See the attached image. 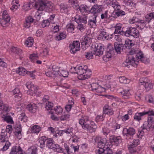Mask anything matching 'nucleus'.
Segmentation results:
<instances>
[{
    "label": "nucleus",
    "mask_w": 154,
    "mask_h": 154,
    "mask_svg": "<svg viewBox=\"0 0 154 154\" xmlns=\"http://www.w3.org/2000/svg\"><path fill=\"white\" fill-rule=\"evenodd\" d=\"M127 57L128 59L123 63L122 65L128 68L130 67L131 66L137 67L140 60L144 63L145 60L146 59L143 57L142 52L136 48L131 49L127 54Z\"/></svg>",
    "instance_id": "1"
},
{
    "label": "nucleus",
    "mask_w": 154,
    "mask_h": 154,
    "mask_svg": "<svg viewBox=\"0 0 154 154\" xmlns=\"http://www.w3.org/2000/svg\"><path fill=\"white\" fill-rule=\"evenodd\" d=\"M76 74L79 75L78 79L81 80H85L90 77L91 72L88 70L86 65L77 66L76 68Z\"/></svg>",
    "instance_id": "2"
},
{
    "label": "nucleus",
    "mask_w": 154,
    "mask_h": 154,
    "mask_svg": "<svg viewBox=\"0 0 154 154\" xmlns=\"http://www.w3.org/2000/svg\"><path fill=\"white\" fill-rule=\"evenodd\" d=\"M88 120V117L84 116L79 120V122L84 129L88 130L91 133L94 132L97 128V126L93 122H91L89 125L87 124L86 122Z\"/></svg>",
    "instance_id": "3"
},
{
    "label": "nucleus",
    "mask_w": 154,
    "mask_h": 154,
    "mask_svg": "<svg viewBox=\"0 0 154 154\" xmlns=\"http://www.w3.org/2000/svg\"><path fill=\"white\" fill-rule=\"evenodd\" d=\"M34 5L37 10L43 11L45 9H49V11H51L53 8V4L46 0H38L35 2Z\"/></svg>",
    "instance_id": "4"
},
{
    "label": "nucleus",
    "mask_w": 154,
    "mask_h": 154,
    "mask_svg": "<svg viewBox=\"0 0 154 154\" xmlns=\"http://www.w3.org/2000/svg\"><path fill=\"white\" fill-rule=\"evenodd\" d=\"M122 32L124 33V35L126 37L132 36L134 38H137L140 35L139 31L135 27H128L125 31Z\"/></svg>",
    "instance_id": "5"
},
{
    "label": "nucleus",
    "mask_w": 154,
    "mask_h": 154,
    "mask_svg": "<svg viewBox=\"0 0 154 154\" xmlns=\"http://www.w3.org/2000/svg\"><path fill=\"white\" fill-rule=\"evenodd\" d=\"M89 87L91 90L94 92H96L97 93H101L105 91L106 88L102 87L96 83H93L90 84L89 86ZM111 86L109 85L107 87L106 89H108Z\"/></svg>",
    "instance_id": "6"
},
{
    "label": "nucleus",
    "mask_w": 154,
    "mask_h": 154,
    "mask_svg": "<svg viewBox=\"0 0 154 154\" xmlns=\"http://www.w3.org/2000/svg\"><path fill=\"white\" fill-rule=\"evenodd\" d=\"M139 81L140 83L144 86L146 91H149L153 88V84L146 78H142L140 79Z\"/></svg>",
    "instance_id": "7"
},
{
    "label": "nucleus",
    "mask_w": 154,
    "mask_h": 154,
    "mask_svg": "<svg viewBox=\"0 0 154 154\" xmlns=\"http://www.w3.org/2000/svg\"><path fill=\"white\" fill-rule=\"evenodd\" d=\"M144 128H146L147 130H154V119L153 117L149 116L148 117L147 121L144 123Z\"/></svg>",
    "instance_id": "8"
},
{
    "label": "nucleus",
    "mask_w": 154,
    "mask_h": 154,
    "mask_svg": "<svg viewBox=\"0 0 154 154\" xmlns=\"http://www.w3.org/2000/svg\"><path fill=\"white\" fill-rule=\"evenodd\" d=\"M138 139H134L128 144V149L130 153L133 154L136 152V147L139 144Z\"/></svg>",
    "instance_id": "9"
},
{
    "label": "nucleus",
    "mask_w": 154,
    "mask_h": 154,
    "mask_svg": "<svg viewBox=\"0 0 154 154\" xmlns=\"http://www.w3.org/2000/svg\"><path fill=\"white\" fill-rule=\"evenodd\" d=\"M26 86L28 89L27 92L28 94L32 96L36 95V93L38 89L37 87H35L32 83L29 82L26 83Z\"/></svg>",
    "instance_id": "10"
},
{
    "label": "nucleus",
    "mask_w": 154,
    "mask_h": 154,
    "mask_svg": "<svg viewBox=\"0 0 154 154\" xmlns=\"http://www.w3.org/2000/svg\"><path fill=\"white\" fill-rule=\"evenodd\" d=\"M102 11V6L97 4L94 5L90 9V13L93 14V16L97 17L98 14Z\"/></svg>",
    "instance_id": "11"
},
{
    "label": "nucleus",
    "mask_w": 154,
    "mask_h": 154,
    "mask_svg": "<svg viewBox=\"0 0 154 154\" xmlns=\"http://www.w3.org/2000/svg\"><path fill=\"white\" fill-rule=\"evenodd\" d=\"M104 49L100 44H96L94 45V54L96 56H100L103 54Z\"/></svg>",
    "instance_id": "12"
},
{
    "label": "nucleus",
    "mask_w": 154,
    "mask_h": 154,
    "mask_svg": "<svg viewBox=\"0 0 154 154\" xmlns=\"http://www.w3.org/2000/svg\"><path fill=\"white\" fill-rule=\"evenodd\" d=\"M70 52L73 54L75 53L76 51L80 49V44L79 41H73L72 45H70Z\"/></svg>",
    "instance_id": "13"
},
{
    "label": "nucleus",
    "mask_w": 154,
    "mask_h": 154,
    "mask_svg": "<svg viewBox=\"0 0 154 154\" xmlns=\"http://www.w3.org/2000/svg\"><path fill=\"white\" fill-rule=\"evenodd\" d=\"M129 23L131 24H133L135 22L138 23L141 25H142L144 27H147L149 25H146V19L145 20H139L136 17H133L132 18L129 20Z\"/></svg>",
    "instance_id": "14"
},
{
    "label": "nucleus",
    "mask_w": 154,
    "mask_h": 154,
    "mask_svg": "<svg viewBox=\"0 0 154 154\" xmlns=\"http://www.w3.org/2000/svg\"><path fill=\"white\" fill-rule=\"evenodd\" d=\"M114 53L113 48L111 46H109L107 48V51L106 54L103 56V59L104 60H107V59L111 57L112 54Z\"/></svg>",
    "instance_id": "15"
},
{
    "label": "nucleus",
    "mask_w": 154,
    "mask_h": 154,
    "mask_svg": "<svg viewBox=\"0 0 154 154\" xmlns=\"http://www.w3.org/2000/svg\"><path fill=\"white\" fill-rule=\"evenodd\" d=\"M90 7L85 5L82 4L79 7V9L82 14L86 15L90 13Z\"/></svg>",
    "instance_id": "16"
},
{
    "label": "nucleus",
    "mask_w": 154,
    "mask_h": 154,
    "mask_svg": "<svg viewBox=\"0 0 154 154\" xmlns=\"http://www.w3.org/2000/svg\"><path fill=\"white\" fill-rule=\"evenodd\" d=\"M97 17L96 16L94 17V16H91L90 17L88 23L90 27L95 28L96 27V23H97L96 18Z\"/></svg>",
    "instance_id": "17"
},
{
    "label": "nucleus",
    "mask_w": 154,
    "mask_h": 154,
    "mask_svg": "<svg viewBox=\"0 0 154 154\" xmlns=\"http://www.w3.org/2000/svg\"><path fill=\"white\" fill-rule=\"evenodd\" d=\"M96 154H112V151L110 148L107 147L105 149V147H99Z\"/></svg>",
    "instance_id": "18"
},
{
    "label": "nucleus",
    "mask_w": 154,
    "mask_h": 154,
    "mask_svg": "<svg viewBox=\"0 0 154 154\" xmlns=\"http://www.w3.org/2000/svg\"><path fill=\"white\" fill-rule=\"evenodd\" d=\"M122 132L124 135L133 136L135 134V130L133 128L130 127L128 128H125L123 129Z\"/></svg>",
    "instance_id": "19"
},
{
    "label": "nucleus",
    "mask_w": 154,
    "mask_h": 154,
    "mask_svg": "<svg viewBox=\"0 0 154 154\" xmlns=\"http://www.w3.org/2000/svg\"><path fill=\"white\" fill-rule=\"evenodd\" d=\"M114 49L115 51L117 54H120L122 51L125 49L123 44H119L118 42H115L114 44Z\"/></svg>",
    "instance_id": "20"
},
{
    "label": "nucleus",
    "mask_w": 154,
    "mask_h": 154,
    "mask_svg": "<svg viewBox=\"0 0 154 154\" xmlns=\"http://www.w3.org/2000/svg\"><path fill=\"white\" fill-rule=\"evenodd\" d=\"M125 14V12L122 10L119 9L116 11H114L113 13H112L111 16H109V18L111 17H113L114 18H117L120 16H124Z\"/></svg>",
    "instance_id": "21"
},
{
    "label": "nucleus",
    "mask_w": 154,
    "mask_h": 154,
    "mask_svg": "<svg viewBox=\"0 0 154 154\" xmlns=\"http://www.w3.org/2000/svg\"><path fill=\"white\" fill-rule=\"evenodd\" d=\"M109 139L111 143H114L117 144L121 143L122 142V138L120 136L111 135L110 136Z\"/></svg>",
    "instance_id": "22"
},
{
    "label": "nucleus",
    "mask_w": 154,
    "mask_h": 154,
    "mask_svg": "<svg viewBox=\"0 0 154 154\" xmlns=\"http://www.w3.org/2000/svg\"><path fill=\"white\" fill-rule=\"evenodd\" d=\"M121 96L125 99H128L130 97L131 94L128 89L123 90L120 92Z\"/></svg>",
    "instance_id": "23"
},
{
    "label": "nucleus",
    "mask_w": 154,
    "mask_h": 154,
    "mask_svg": "<svg viewBox=\"0 0 154 154\" xmlns=\"http://www.w3.org/2000/svg\"><path fill=\"white\" fill-rule=\"evenodd\" d=\"M22 151V149L20 146H13L9 154H17Z\"/></svg>",
    "instance_id": "24"
},
{
    "label": "nucleus",
    "mask_w": 154,
    "mask_h": 154,
    "mask_svg": "<svg viewBox=\"0 0 154 154\" xmlns=\"http://www.w3.org/2000/svg\"><path fill=\"white\" fill-rule=\"evenodd\" d=\"M26 108L30 112L34 113L35 112L37 106L35 103H30L27 106Z\"/></svg>",
    "instance_id": "25"
},
{
    "label": "nucleus",
    "mask_w": 154,
    "mask_h": 154,
    "mask_svg": "<svg viewBox=\"0 0 154 154\" xmlns=\"http://www.w3.org/2000/svg\"><path fill=\"white\" fill-rule=\"evenodd\" d=\"M45 145L48 149H52L53 148H54L55 143L52 138H47Z\"/></svg>",
    "instance_id": "26"
},
{
    "label": "nucleus",
    "mask_w": 154,
    "mask_h": 154,
    "mask_svg": "<svg viewBox=\"0 0 154 154\" xmlns=\"http://www.w3.org/2000/svg\"><path fill=\"white\" fill-rule=\"evenodd\" d=\"M92 42V39L90 36H86L85 37L84 41L81 42L82 45H85V46L88 47L89 46Z\"/></svg>",
    "instance_id": "27"
},
{
    "label": "nucleus",
    "mask_w": 154,
    "mask_h": 154,
    "mask_svg": "<svg viewBox=\"0 0 154 154\" xmlns=\"http://www.w3.org/2000/svg\"><path fill=\"white\" fill-rule=\"evenodd\" d=\"M33 19L31 16L28 17L26 19L25 22L24 23V27L28 28L30 26L31 23H32Z\"/></svg>",
    "instance_id": "28"
},
{
    "label": "nucleus",
    "mask_w": 154,
    "mask_h": 154,
    "mask_svg": "<svg viewBox=\"0 0 154 154\" xmlns=\"http://www.w3.org/2000/svg\"><path fill=\"white\" fill-rule=\"evenodd\" d=\"M8 138L7 134L6 132L2 131L0 134V141L1 143L8 141Z\"/></svg>",
    "instance_id": "29"
},
{
    "label": "nucleus",
    "mask_w": 154,
    "mask_h": 154,
    "mask_svg": "<svg viewBox=\"0 0 154 154\" xmlns=\"http://www.w3.org/2000/svg\"><path fill=\"white\" fill-rule=\"evenodd\" d=\"M144 114L143 112H137L134 114V120L136 121L140 122L142 120V117L144 116Z\"/></svg>",
    "instance_id": "30"
},
{
    "label": "nucleus",
    "mask_w": 154,
    "mask_h": 154,
    "mask_svg": "<svg viewBox=\"0 0 154 154\" xmlns=\"http://www.w3.org/2000/svg\"><path fill=\"white\" fill-rule=\"evenodd\" d=\"M47 138L45 136H43L39 138V142L40 143V147L41 148H43L45 147Z\"/></svg>",
    "instance_id": "31"
},
{
    "label": "nucleus",
    "mask_w": 154,
    "mask_h": 154,
    "mask_svg": "<svg viewBox=\"0 0 154 154\" xmlns=\"http://www.w3.org/2000/svg\"><path fill=\"white\" fill-rule=\"evenodd\" d=\"M134 44L132 42V41L127 39L125 41V43L123 44L125 49V48L130 49V48L134 45Z\"/></svg>",
    "instance_id": "32"
},
{
    "label": "nucleus",
    "mask_w": 154,
    "mask_h": 154,
    "mask_svg": "<svg viewBox=\"0 0 154 154\" xmlns=\"http://www.w3.org/2000/svg\"><path fill=\"white\" fill-rule=\"evenodd\" d=\"M122 27L119 24H117L115 26V30L114 32V34H119L123 35H124V33L123 32L124 31L121 30Z\"/></svg>",
    "instance_id": "33"
},
{
    "label": "nucleus",
    "mask_w": 154,
    "mask_h": 154,
    "mask_svg": "<svg viewBox=\"0 0 154 154\" xmlns=\"http://www.w3.org/2000/svg\"><path fill=\"white\" fill-rule=\"evenodd\" d=\"M146 25L149 24L152 19H154V12H151L147 14L145 17Z\"/></svg>",
    "instance_id": "34"
},
{
    "label": "nucleus",
    "mask_w": 154,
    "mask_h": 154,
    "mask_svg": "<svg viewBox=\"0 0 154 154\" xmlns=\"http://www.w3.org/2000/svg\"><path fill=\"white\" fill-rule=\"evenodd\" d=\"M28 72L25 68L21 67H19L16 70V72L17 73L19 74L20 75L22 76H24L26 74H27Z\"/></svg>",
    "instance_id": "35"
},
{
    "label": "nucleus",
    "mask_w": 154,
    "mask_h": 154,
    "mask_svg": "<svg viewBox=\"0 0 154 154\" xmlns=\"http://www.w3.org/2000/svg\"><path fill=\"white\" fill-rule=\"evenodd\" d=\"M13 93L15 98H17L18 99L21 98L22 94L20 92L19 89L18 88H16L12 91Z\"/></svg>",
    "instance_id": "36"
},
{
    "label": "nucleus",
    "mask_w": 154,
    "mask_h": 154,
    "mask_svg": "<svg viewBox=\"0 0 154 154\" xmlns=\"http://www.w3.org/2000/svg\"><path fill=\"white\" fill-rule=\"evenodd\" d=\"M109 126L112 130H116L120 128V125L115 122L110 123Z\"/></svg>",
    "instance_id": "37"
},
{
    "label": "nucleus",
    "mask_w": 154,
    "mask_h": 154,
    "mask_svg": "<svg viewBox=\"0 0 154 154\" xmlns=\"http://www.w3.org/2000/svg\"><path fill=\"white\" fill-rule=\"evenodd\" d=\"M103 113L109 116L114 114V111L112 109L109 108L108 107H104L103 110Z\"/></svg>",
    "instance_id": "38"
},
{
    "label": "nucleus",
    "mask_w": 154,
    "mask_h": 154,
    "mask_svg": "<svg viewBox=\"0 0 154 154\" xmlns=\"http://www.w3.org/2000/svg\"><path fill=\"white\" fill-rule=\"evenodd\" d=\"M66 28L67 31L69 32H72L75 29V26L74 24L72 23H69L66 26Z\"/></svg>",
    "instance_id": "39"
},
{
    "label": "nucleus",
    "mask_w": 154,
    "mask_h": 154,
    "mask_svg": "<svg viewBox=\"0 0 154 154\" xmlns=\"http://www.w3.org/2000/svg\"><path fill=\"white\" fill-rule=\"evenodd\" d=\"M37 148L35 146H32L27 150L28 154H36L37 152Z\"/></svg>",
    "instance_id": "40"
},
{
    "label": "nucleus",
    "mask_w": 154,
    "mask_h": 154,
    "mask_svg": "<svg viewBox=\"0 0 154 154\" xmlns=\"http://www.w3.org/2000/svg\"><path fill=\"white\" fill-rule=\"evenodd\" d=\"M111 4L112 6L114 9L115 11L119 10V9L121 8V6L120 5L119 3L116 1L112 2Z\"/></svg>",
    "instance_id": "41"
},
{
    "label": "nucleus",
    "mask_w": 154,
    "mask_h": 154,
    "mask_svg": "<svg viewBox=\"0 0 154 154\" xmlns=\"http://www.w3.org/2000/svg\"><path fill=\"white\" fill-rule=\"evenodd\" d=\"M40 130V127L38 125H34L31 128L32 132L34 133H38Z\"/></svg>",
    "instance_id": "42"
},
{
    "label": "nucleus",
    "mask_w": 154,
    "mask_h": 154,
    "mask_svg": "<svg viewBox=\"0 0 154 154\" xmlns=\"http://www.w3.org/2000/svg\"><path fill=\"white\" fill-rule=\"evenodd\" d=\"M119 82L124 84H128L130 82V80L125 76H120L119 77Z\"/></svg>",
    "instance_id": "43"
},
{
    "label": "nucleus",
    "mask_w": 154,
    "mask_h": 154,
    "mask_svg": "<svg viewBox=\"0 0 154 154\" xmlns=\"http://www.w3.org/2000/svg\"><path fill=\"white\" fill-rule=\"evenodd\" d=\"M52 149L54 151L58 153H61L63 151V148L57 144H55L54 148Z\"/></svg>",
    "instance_id": "44"
},
{
    "label": "nucleus",
    "mask_w": 154,
    "mask_h": 154,
    "mask_svg": "<svg viewBox=\"0 0 154 154\" xmlns=\"http://www.w3.org/2000/svg\"><path fill=\"white\" fill-rule=\"evenodd\" d=\"M3 20L2 21V24H6L8 23L10 20V18L8 15H3Z\"/></svg>",
    "instance_id": "45"
},
{
    "label": "nucleus",
    "mask_w": 154,
    "mask_h": 154,
    "mask_svg": "<svg viewBox=\"0 0 154 154\" xmlns=\"http://www.w3.org/2000/svg\"><path fill=\"white\" fill-rule=\"evenodd\" d=\"M33 39L31 37L28 38L25 43V45L28 47H31L33 44Z\"/></svg>",
    "instance_id": "46"
},
{
    "label": "nucleus",
    "mask_w": 154,
    "mask_h": 154,
    "mask_svg": "<svg viewBox=\"0 0 154 154\" xmlns=\"http://www.w3.org/2000/svg\"><path fill=\"white\" fill-rule=\"evenodd\" d=\"M107 140L105 138H103L97 143L98 147H104V146L106 145Z\"/></svg>",
    "instance_id": "47"
},
{
    "label": "nucleus",
    "mask_w": 154,
    "mask_h": 154,
    "mask_svg": "<svg viewBox=\"0 0 154 154\" xmlns=\"http://www.w3.org/2000/svg\"><path fill=\"white\" fill-rule=\"evenodd\" d=\"M11 51L18 54H20L22 52V50L21 49L16 47H12L11 49Z\"/></svg>",
    "instance_id": "48"
},
{
    "label": "nucleus",
    "mask_w": 154,
    "mask_h": 154,
    "mask_svg": "<svg viewBox=\"0 0 154 154\" xmlns=\"http://www.w3.org/2000/svg\"><path fill=\"white\" fill-rule=\"evenodd\" d=\"M58 75L64 77H67L68 76V72L65 70H60L58 71Z\"/></svg>",
    "instance_id": "49"
},
{
    "label": "nucleus",
    "mask_w": 154,
    "mask_h": 154,
    "mask_svg": "<svg viewBox=\"0 0 154 154\" xmlns=\"http://www.w3.org/2000/svg\"><path fill=\"white\" fill-rule=\"evenodd\" d=\"M66 37V34L63 32L60 33L59 35L55 36V39L56 40L60 41L64 39Z\"/></svg>",
    "instance_id": "50"
},
{
    "label": "nucleus",
    "mask_w": 154,
    "mask_h": 154,
    "mask_svg": "<svg viewBox=\"0 0 154 154\" xmlns=\"http://www.w3.org/2000/svg\"><path fill=\"white\" fill-rule=\"evenodd\" d=\"M143 126L144 124H143V126H142L139 129L138 131L139 136H143L144 132H146V131H148L147 130L146 128H144V127H143Z\"/></svg>",
    "instance_id": "51"
},
{
    "label": "nucleus",
    "mask_w": 154,
    "mask_h": 154,
    "mask_svg": "<svg viewBox=\"0 0 154 154\" xmlns=\"http://www.w3.org/2000/svg\"><path fill=\"white\" fill-rule=\"evenodd\" d=\"M60 9L62 11L67 12L68 11L69 6L67 4H61L60 6Z\"/></svg>",
    "instance_id": "52"
},
{
    "label": "nucleus",
    "mask_w": 154,
    "mask_h": 154,
    "mask_svg": "<svg viewBox=\"0 0 154 154\" xmlns=\"http://www.w3.org/2000/svg\"><path fill=\"white\" fill-rule=\"evenodd\" d=\"M145 99L150 103L153 104L154 103V98L151 95H147L145 97Z\"/></svg>",
    "instance_id": "53"
},
{
    "label": "nucleus",
    "mask_w": 154,
    "mask_h": 154,
    "mask_svg": "<svg viewBox=\"0 0 154 154\" xmlns=\"http://www.w3.org/2000/svg\"><path fill=\"white\" fill-rule=\"evenodd\" d=\"M38 57V56L37 54H33L30 55L29 56L30 59L32 62L35 63L36 60Z\"/></svg>",
    "instance_id": "54"
},
{
    "label": "nucleus",
    "mask_w": 154,
    "mask_h": 154,
    "mask_svg": "<svg viewBox=\"0 0 154 154\" xmlns=\"http://www.w3.org/2000/svg\"><path fill=\"white\" fill-rule=\"evenodd\" d=\"M19 120L21 122H26L27 121V118L25 113H21L19 118Z\"/></svg>",
    "instance_id": "55"
},
{
    "label": "nucleus",
    "mask_w": 154,
    "mask_h": 154,
    "mask_svg": "<svg viewBox=\"0 0 154 154\" xmlns=\"http://www.w3.org/2000/svg\"><path fill=\"white\" fill-rule=\"evenodd\" d=\"M76 21L77 23H82L86 24L87 23L86 18L82 17H78V19Z\"/></svg>",
    "instance_id": "56"
},
{
    "label": "nucleus",
    "mask_w": 154,
    "mask_h": 154,
    "mask_svg": "<svg viewBox=\"0 0 154 154\" xmlns=\"http://www.w3.org/2000/svg\"><path fill=\"white\" fill-rule=\"evenodd\" d=\"M3 118L4 120L8 123H10L11 124H13V121L12 119L10 116H5Z\"/></svg>",
    "instance_id": "57"
},
{
    "label": "nucleus",
    "mask_w": 154,
    "mask_h": 154,
    "mask_svg": "<svg viewBox=\"0 0 154 154\" xmlns=\"http://www.w3.org/2000/svg\"><path fill=\"white\" fill-rule=\"evenodd\" d=\"M53 106V104L51 102H48L45 104V108L47 110H52Z\"/></svg>",
    "instance_id": "58"
},
{
    "label": "nucleus",
    "mask_w": 154,
    "mask_h": 154,
    "mask_svg": "<svg viewBox=\"0 0 154 154\" xmlns=\"http://www.w3.org/2000/svg\"><path fill=\"white\" fill-rule=\"evenodd\" d=\"M21 128L20 125L17 127L16 131L14 132L15 135L17 137L21 135Z\"/></svg>",
    "instance_id": "59"
},
{
    "label": "nucleus",
    "mask_w": 154,
    "mask_h": 154,
    "mask_svg": "<svg viewBox=\"0 0 154 154\" xmlns=\"http://www.w3.org/2000/svg\"><path fill=\"white\" fill-rule=\"evenodd\" d=\"M94 52H93L91 51L85 52V57L88 59L90 60L93 58V54H94Z\"/></svg>",
    "instance_id": "60"
},
{
    "label": "nucleus",
    "mask_w": 154,
    "mask_h": 154,
    "mask_svg": "<svg viewBox=\"0 0 154 154\" xmlns=\"http://www.w3.org/2000/svg\"><path fill=\"white\" fill-rule=\"evenodd\" d=\"M52 69L54 72H53L54 73V75L55 76L57 75L58 74V71H59L58 67L55 65H54L52 66Z\"/></svg>",
    "instance_id": "61"
},
{
    "label": "nucleus",
    "mask_w": 154,
    "mask_h": 154,
    "mask_svg": "<svg viewBox=\"0 0 154 154\" xmlns=\"http://www.w3.org/2000/svg\"><path fill=\"white\" fill-rule=\"evenodd\" d=\"M107 34L105 30L104 29L102 30L101 32L100 35L103 37V38H104L108 40L109 39V37H107Z\"/></svg>",
    "instance_id": "62"
},
{
    "label": "nucleus",
    "mask_w": 154,
    "mask_h": 154,
    "mask_svg": "<svg viewBox=\"0 0 154 154\" xmlns=\"http://www.w3.org/2000/svg\"><path fill=\"white\" fill-rule=\"evenodd\" d=\"M49 50L47 48H45L43 50L41 54V55L43 58L47 57L48 55Z\"/></svg>",
    "instance_id": "63"
},
{
    "label": "nucleus",
    "mask_w": 154,
    "mask_h": 154,
    "mask_svg": "<svg viewBox=\"0 0 154 154\" xmlns=\"http://www.w3.org/2000/svg\"><path fill=\"white\" fill-rule=\"evenodd\" d=\"M56 113L57 114H60L63 112V109L60 106H57L54 108Z\"/></svg>",
    "instance_id": "64"
}]
</instances>
